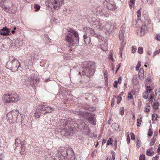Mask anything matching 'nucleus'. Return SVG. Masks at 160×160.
Instances as JSON below:
<instances>
[{
	"label": "nucleus",
	"instance_id": "obj_1",
	"mask_svg": "<svg viewBox=\"0 0 160 160\" xmlns=\"http://www.w3.org/2000/svg\"><path fill=\"white\" fill-rule=\"evenodd\" d=\"M82 71L87 76L92 75L95 72V67L92 62H84L82 66Z\"/></svg>",
	"mask_w": 160,
	"mask_h": 160
},
{
	"label": "nucleus",
	"instance_id": "obj_2",
	"mask_svg": "<svg viewBox=\"0 0 160 160\" xmlns=\"http://www.w3.org/2000/svg\"><path fill=\"white\" fill-rule=\"evenodd\" d=\"M20 64L18 60L15 58H11L9 61L7 62L6 67L10 70L16 72L18 70Z\"/></svg>",
	"mask_w": 160,
	"mask_h": 160
},
{
	"label": "nucleus",
	"instance_id": "obj_3",
	"mask_svg": "<svg viewBox=\"0 0 160 160\" xmlns=\"http://www.w3.org/2000/svg\"><path fill=\"white\" fill-rule=\"evenodd\" d=\"M64 0H46V4L48 7L58 10L63 4Z\"/></svg>",
	"mask_w": 160,
	"mask_h": 160
},
{
	"label": "nucleus",
	"instance_id": "obj_4",
	"mask_svg": "<svg viewBox=\"0 0 160 160\" xmlns=\"http://www.w3.org/2000/svg\"><path fill=\"white\" fill-rule=\"evenodd\" d=\"M2 99L4 102L9 103L17 101L19 98L17 93L13 92L5 94L3 96Z\"/></svg>",
	"mask_w": 160,
	"mask_h": 160
},
{
	"label": "nucleus",
	"instance_id": "obj_5",
	"mask_svg": "<svg viewBox=\"0 0 160 160\" xmlns=\"http://www.w3.org/2000/svg\"><path fill=\"white\" fill-rule=\"evenodd\" d=\"M39 82L38 78L35 76H31L27 80H26L25 84L28 87H29L30 85L32 87H35Z\"/></svg>",
	"mask_w": 160,
	"mask_h": 160
},
{
	"label": "nucleus",
	"instance_id": "obj_6",
	"mask_svg": "<svg viewBox=\"0 0 160 160\" xmlns=\"http://www.w3.org/2000/svg\"><path fill=\"white\" fill-rule=\"evenodd\" d=\"M72 128L68 125H65V128L61 131V135L63 136H68L71 134L72 131Z\"/></svg>",
	"mask_w": 160,
	"mask_h": 160
},
{
	"label": "nucleus",
	"instance_id": "obj_7",
	"mask_svg": "<svg viewBox=\"0 0 160 160\" xmlns=\"http://www.w3.org/2000/svg\"><path fill=\"white\" fill-rule=\"evenodd\" d=\"M65 39L68 47H71L74 46L75 44V42L74 39V37L70 33L67 34L66 37Z\"/></svg>",
	"mask_w": 160,
	"mask_h": 160
},
{
	"label": "nucleus",
	"instance_id": "obj_8",
	"mask_svg": "<svg viewBox=\"0 0 160 160\" xmlns=\"http://www.w3.org/2000/svg\"><path fill=\"white\" fill-rule=\"evenodd\" d=\"M39 109L41 111L43 112V114L45 115L47 113H51L54 110V108L52 107L46 106L42 104L39 106Z\"/></svg>",
	"mask_w": 160,
	"mask_h": 160
},
{
	"label": "nucleus",
	"instance_id": "obj_9",
	"mask_svg": "<svg viewBox=\"0 0 160 160\" xmlns=\"http://www.w3.org/2000/svg\"><path fill=\"white\" fill-rule=\"evenodd\" d=\"M103 4L108 9L111 10L115 8L116 5L114 2H110L109 0H105Z\"/></svg>",
	"mask_w": 160,
	"mask_h": 160
},
{
	"label": "nucleus",
	"instance_id": "obj_10",
	"mask_svg": "<svg viewBox=\"0 0 160 160\" xmlns=\"http://www.w3.org/2000/svg\"><path fill=\"white\" fill-rule=\"evenodd\" d=\"M17 10L16 6L12 3L10 6L8 7L7 8H5L4 10V11L9 14H13L16 12Z\"/></svg>",
	"mask_w": 160,
	"mask_h": 160
},
{
	"label": "nucleus",
	"instance_id": "obj_11",
	"mask_svg": "<svg viewBox=\"0 0 160 160\" xmlns=\"http://www.w3.org/2000/svg\"><path fill=\"white\" fill-rule=\"evenodd\" d=\"M12 3L10 0H1L0 2V6L4 10L5 8H7L8 7L10 6Z\"/></svg>",
	"mask_w": 160,
	"mask_h": 160
},
{
	"label": "nucleus",
	"instance_id": "obj_12",
	"mask_svg": "<svg viewBox=\"0 0 160 160\" xmlns=\"http://www.w3.org/2000/svg\"><path fill=\"white\" fill-rule=\"evenodd\" d=\"M111 23H106V22L104 23L103 24L101 23L98 26V28H99L101 29H102L103 28H104L105 29L109 31L111 29Z\"/></svg>",
	"mask_w": 160,
	"mask_h": 160
},
{
	"label": "nucleus",
	"instance_id": "obj_13",
	"mask_svg": "<svg viewBox=\"0 0 160 160\" xmlns=\"http://www.w3.org/2000/svg\"><path fill=\"white\" fill-rule=\"evenodd\" d=\"M147 32V27L145 25H143L140 30L137 32L138 35L140 36H144Z\"/></svg>",
	"mask_w": 160,
	"mask_h": 160
},
{
	"label": "nucleus",
	"instance_id": "obj_14",
	"mask_svg": "<svg viewBox=\"0 0 160 160\" xmlns=\"http://www.w3.org/2000/svg\"><path fill=\"white\" fill-rule=\"evenodd\" d=\"M68 31L70 33H72L73 35L76 38V41L79 40V37L78 35V33L77 31L73 29V28H68L67 29Z\"/></svg>",
	"mask_w": 160,
	"mask_h": 160
},
{
	"label": "nucleus",
	"instance_id": "obj_15",
	"mask_svg": "<svg viewBox=\"0 0 160 160\" xmlns=\"http://www.w3.org/2000/svg\"><path fill=\"white\" fill-rule=\"evenodd\" d=\"M10 31L7 27L3 28L0 30V34L3 36H8L9 34Z\"/></svg>",
	"mask_w": 160,
	"mask_h": 160
},
{
	"label": "nucleus",
	"instance_id": "obj_16",
	"mask_svg": "<svg viewBox=\"0 0 160 160\" xmlns=\"http://www.w3.org/2000/svg\"><path fill=\"white\" fill-rule=\"evenodd\" d=\"M12 120L13 122H15L17 121L18 118L20 117L21 118L22 117L20 115H19L18 113L16 112L12 111Z\"/></svg>",
	"mask_w": 160,
	"mask_h": 160
},
{
	"label": "nucleus",
	"instance_id": "obj_17",
	"mask_svg": "<svg viewBox=\"0 0 160 160\" xmlns=\"http://www.w3.org/2000/svg\"><path fill=\"white\" fill-rule=\"evenodd\" d=\"M64 151H65V152H66V154L67 155H68V153L67 151L65 149V148L63 147H60L58 148V156H60L59 155L61 154V155H65L63 152H64Z\"/></svg>",
	"mask_w": 160,
	"mask_h": 160
},
{
	"label": "nucleus",
	"instance_id": "obj_18",
	"mask_svg": "<svg viewBox=\"0 0 160 160\" xmlns=\"http://www.w3.org/2000/svg\"><path fill=\"white\" fill-rule=\"evenodd\" d=\"M95 118L93 115L90 116L88 119V122L92 125H95L96 123L95 121Z\"/></svg>",
	"mask_w": 160,
	"mask_h": 160
},
{
	"label": "nucleus",
	"instance_id": "obj_19",
	"mask_svg": "<svg viewBox=\"0 0 160 160\" xmlns=\"http://www.w3.org/2000/svg\"><path fill=\"white\" fill-rule=\"evenodd\" d=\"M39 109V106L38 107V108L37 109L34 113V116L37 118H38L40 117L41 112Z\"/></svg>",
	"mask_w": 160,
	"mask_h": 160
},
{
	"label": "nucleus",
	"instance_id": "obj_20",
	"mask_svg": "<svg viewBox=\"0 0 160 160\" xmlns=\"http://www.w3.org/2000/svg\"><path fill=\"white\" fill-rule=\"evenodd\" d=\"M21 150L20 151V153L21 155H23L26 151V147L25 144L23 142L21 144Z\"/></svg>",
	"mask_w": 160,
	"mask_h": 160
},
{
	"label": "nucleus",
	"instance_id": "obj_21",
	"mask_svg": "<svg viewBox=\"0 0 160 160\" xmlns=\"http://www.w3.org/2000/svg\"><path fill=\"white\" fill-rule=\"evenodd\" d=\"M88 30L91 36H93L95 37H98L99 35L96 33L93 29L89 28Z\"/></svg>",
	"mask_w": 160,
	"mask_h": 160
},
{
	"label": "nucleus",
	"instance_id": "obj_22",
	"mask_svg": "<svg viewBox=\"0 0 160 160\" xmlns=\"http://www.w3.org/2000/svg\"><path fill=\"white\" fill-rule=\"evenodd\" d=\"M138 77L140 79L142 80L144 78L143 69H140L138 72Z\"/></svg>",
	"mask_w": 160,
	"mask_h": 160
},
{
	"label": "nucleus",
	"instance_id": "obj_23",
	"mask_svg": "<svg viewBox=\"0 0 160 160\" xmlns=\"http://www.w3.org/2000/svg\"><path fill=\"white\" fill-rule=\"evenodd\" d=\"M116 98L117 99V103L118 104L120 102L122 99V98L121 97L118 96V97L117 98L115 96H114L113 97V98L112 100V103L111 104L112 105L115 102L114 99Z\"/></svg>",
	"mask_w": 160,
	"mask_h": 160
},
{
	"label": "nucleus",
	"instance_id": "obj_24",
	"mask_svg": "<svg viewBox=\"0 0 160 160\" xmlns=\"http://www.w3.org/2000/svg\"><path fill=\"white\" fill-rule=\"evenodd\" d=\"M124 31L122 29H121L119 32V38L120 40H122V42L123 41V39L124 38Z\"/></svg>",
	"mask_w": 160,
	"mask_h": 160
},
{
	"label": "nucleus",
	"instance_id": "obj_25",
	"mask_svg": "<svg viewBox=\"0 0 160 160\" xmlns=\"http://www.w3.org/2000/svg\"><path fill=\"white\" fill-rule=\"evenodd\" d=\"M12 111H11L7 114V119L8 120H12Z\"/></svg>",
	"mask_w": 160,
	"mask_h": 160
},
{
	"label": "nucleus",
	"instance_id": "obj_26",
	"mask_svg": "<svg viewBox=\"0 0 160 160\" xmlns=\"http://www.w3.org/2000/svg\"><path fill=\"white\" fill-rule=\"evenodd\" d=\"M23 142H22L20 139L16 138L15 140V142L13 146L14 147L15 145L16 146V147H18L19 145V144H20L21 145V143H23Z\"/></svg>",
	"mask_w": 160,
	"mask_h": 160
},
{
	"label": "nucleus",
	"instance_id": "obj_27",
	"mask_svg": "<svg viewBox=\"0 0 160 160\" xmlns=\"http://www.w3.org/2000/svg\"><path fill=\"white\" fill-rule=\"evenodd\" d=\"M15 128V126L13 124H11L9 125V130L10 132H14Z\"/></svg>",
	"mask_w": 160,
	"mask_h": 160
},
{
	"label": "nucleus",
	"instance_id": "obj_28",
	"mask_svg": "<svg viewBox=\"0 0 160 160\" xmlns=\"http://www.w3.org/2000/svg\"><path fill=\"white\" fill-rule=\"evenodd\" d=\"M156 140V136H153L150 143V146H152L154 145Z\"/></svg>",
	"mask_w": 160,
	"mask_h": 160
},
{
	"label": "nucleus",
	"instance_id": "obj_29",
	"mask_svg": "<svg viewBox=\"0 0 160 160\" xmlns=\"http://www.w3.org/2000/svg\"><path fill=\"white\" fill-rule=\"evenodd\" d=\"M152 106L154 109L158 108V100L155 102L152 105Z\"/></svg>",
	"mask_w": 160,
	"mask_h": 160
},
{
	"label": "nucleus",
	"instance_id": "obj_30",
	"mask_svg": "<svg viewBox=\"0 0 160 160\" xmlns=\"http://www.w3.org/2000/svg\"><path fill=\"white\" fill-rule=\"evenodd\" d=\"M141 8L137 11V17L138 20H140L141 15Z\"/></svg>",
	"mask_w": 160,
	"mask_h": 160
},
{
	"label": "nucleus",
	"instance_id": "obj_31",
	"mask_svg": "<svg viewBox=\"0 0 160 160\" xmlns=\"http://www.w3.org/2000/svg\"><path fill=\"white\" fill-rule=\"evenodd\" d=\"M112 127L116 130H117L119 128V126L117 123H114L112 124Z\"/></svg>",
	"mask_w": 160,
	"mask_h": 160
},
{
	"label": "nucleus",
	"instance_id": "obj_32",
	"mask_svg": "<svg viewBox=\"0 0 160 160\" xmlns=\"http://www.w3.org/2000/svg\"><path fill=\"white\" fill-rule=\"evenodd\" d=\"M148 91H146L143 93V98L146 99H147L148 98Z\"/></svg>",
	"mask_w": 160,
	"mask_h": 160
},
{
	"label": "nucleus",
	"instance_id": "obj_33",
	"mask_svg": "<svg viewBox=\"0 0 160 160\" xmlns=\"http://www.w3.org/2000/svg\"><path fill=\"white\" fill-rule=\"evenodd\" d=\"M112 51H110L109 53V55L108 56V58L109 60L111 59L112 61H113L114 60V59L112 58Z\"/></svg>",
	"mask_w": 160,
	"mask_h": 160
},
{
	"label": "nucleus",
	"instance_id": "obj_34",
	"mask_svg": "<svg viewBox=\"0 0 160 160\" xmlns=\"http://www.w3.org/2000/svg\"><path fill=\"white\" fill-rule=\"evenodd\" d=\"M158 116L157 115L152 114V121H157Z\"/></svg>",
	"mask_w": 160,
	"mask_h": 160
},
{
	"label": "nucleus",
	"instance_id": "obj_35",
	"mask_svg": "<svg viewBox=\"0 0 160 160\" xmlns=\"http://www.w3.org/2000/svg\"><path fill=\"white\" fill-rule=\"evenodd\" d=\"M112 139L111 138H109L107 142V144L108 145L112 144Z\"/></svg>",
	"mask_w": 160,
	"mask_h": 160
},
{
	"label": "nucleus",
	"instance_id": "obj_36",
	"mask_svg": "<svg viewBox=\"0 0 160 160\" xmlns=\"http://www.w3.org/2000/svg\"><path fill=\"white\" fill-rule=\"evenodd\" d=\"M146 154L148 156H152V155H153V152H151L150 150L148 149L147 151Z\"/></svg>",
	"mask_w": 160,
	"mask_h": 160
},
{
	"label": "nucleus",
	"instance_id": "obj_37",
	"mask_svg": "<svg viewBox=\"0 0 160 160\" xmlns=\"http://www.w3.org/2000/svg\"><path fill=\"white\" fill-rule=\"evenodd\" d=\"M141 66V62L140 61H139L137 64V65L136 67V70L137 71L138 70L139 68H140V66Z\"/></svg>",
	"mask_w": 160,
	"mask_h": 160
},
{
	"label": "nucleus",
	"instance_id": "obj_38",
	"mask_svg": "<svg viewBox=\"0 0 160 160\" xmlns=\"http://www.w3.org/2000/svg\"><path fill=\"white\" fill-rule=\"evenodd\" d=\"M124 108L123 107H122L120 108V114L122 115L124 114Z\"/></svg>",
	"mask_w": 160,
	"mask_h": 160
},
{
	"label": "nucleus",
	"instance_id": "obj_39",
	"mask_svg": "<svg viewBox=\"0 0 160 160\" xmlns=\"http://www.w3.org/2000/svg\"><path fill=\"white\" fill-rule=\"evenodd\" d=\"M155 38L157 40L160 41V34H156Z\"/></svg>",
	"mask_w": 160,
	"mask_h": 160
},
{
	"label": "nucleus",
	"instance_id": "obj_40",
	"mask_svg": "<svg viewBox=\"0 0 160 160\" xmlns=\"http://www.w3.org/2000/svg\"><path fill=\"white\" fill-rule=\"evenodd\" d=\"M160 49H159V50L154 52L153 54V57H154L156 55L159 54L160 53Z\"/></svg>",
	"mask_w": 160,
	"mask_h": 160
},
{
	"label": "nucleus",
	"instance_id": "obj_41",
	"mask_svg": "<svg viewBox=\"0 0 160 160\" xmlns=\"http://www.w3.org/2000/svg\"><path fill=\"white\" fill-rule=\"evenodd\" d=\"M153 132L151 129L150 128L149 131L148 132V135L150 137L152 136V134Z\"/></svg>",
	"mask_w": 160,
	"mask_h": 160
},
{
	"label": "nucleus",
	"instance_id": "obj_42",
	"mask_svg": "<svg viewBox=\"0 0 160 160\" xmlns=\"http://www.w3.org/2000/svg\"><path fill=\"white\" fill-rule=\"evenodd\" d=\"M128 99L130 100L133 98V95L131 93H129L128 94Z\"/></svg>",
	"mask_w": 160,
	"mask_h": 160
},
{
	"label": "nucleus",
	"instance_id": "obj_43",
	"mask_svg": "<svg viewBox=\"0 0 160 160\" xmlns=\"http://www.w3.org/2000/svg\"><path fill=\"white\" fill-rule=\"evenodd\" d=\"M132 53H134L137 50V48L136 46H132Z\"/></svg>",
	"mask_w": 160,
	"mask_h": 160
},
{
	"label": "nucleus",
	"instance_id": "obj_44",
	"mask_svg": "<svg viewBox=\"0 0 160 160\" xmlns=\"http://www.w3.org/2000/svg\"><path fill=\"white\" fill-rule=\"evenodd\" d=\"M150 107L149 106H148L144 110V111L146 112H149L150 111Z\"/></svg>",
	"mask_w": 160,
	"mask_h": 160
},
{
	"label": "nucleus",
	"instance_id": "obj_45",
	"mask_svg": "<svg viewBox=\"0 0 160 160\" xmlns=\"http://www.w3.org/2000/svg\"><path fill=\"white\" fill-rule=\"evenodd\" d=\"M138 52L139 53H142L143 52V48L141 47H139L138 49Z\"/></svg>",
	"mask_w": 160,
	"mask_h": 160
},
{
	"label": "nucleus",
	"instance_id": "obj_46",
	"mask_svg": "<svg viewBox=\"0 0 160 160\" xmlns=\"http://www.w3.org/2000/svg\"><path fill=\"white\" fill-rule=\"evenodd\" d=\"M148 54L149 55H151L152 53V48L150 47H149V48H148Z\"/></svg>",
	"mask_w": 160,
	"mask_h": 160
},
{
	"label": "nucleus",
	"instance_id": "obj_47",
	"mask_svg": "<svg viewBox=\"0 0 160 160\" xmlns=\"http://www.w3.org/2000/svg\"><path fill=\"white\" fill-rule=\"evenodd\" d=\"M143 2H144V0H141ZM148 3L149 4H152L153 2V0H147Z\"/></svg>",
	"mask_w": 160,
	"mask_h": 160
},
{
	"label": "nucleus",
	"instance_id": "obj_48",
	"mask_svg": "<svg viewBox=\"0 0 160 160\" xmlns=\"http://www.w3.org/2000/svg\"><path fill=\"white\" fill-rule=\"evenodd\" d=\"M34 8L36 9V10H38L40 9V7L39 5L35 4L34 6Z\"/></svg>",
	"mask_w": 160,
	"mask_h": 160
},
{
	"label": "nucleus",
	"instance_id": "obj_49",
	"mask_svg": "<svg viewBox=\"0 0 160 160\" xmlns=\"http://www.w3.org/2000/svg\"><path fill=\"white\" fill-rule=\"evenodd\" d=\"M140 160H145V155L142 154L139 157Z\"/></svg>",
	"mask_w": 160,
	"mask_h": 160
},
{
	"label": "nucleus",
	"instance_id": "obj_50",
	"mask_svg": "<svg viewBox=\"0 0 160 160\" xmlns=\"http://www.w3.org/2000/svg\"><path fill=\"white\" fill-rule=\"evenodd\" d=\"M154 96V95L153 94H152L150 96V98L149 99V101H152L153 99V97Z\"/></svg>",
	"mask_w": 160,
	"mask_h": 160
},
{
	"label": "nucleus",
	"instance_id": "obj_51",
	"mask_svg": "<svg viewBox=\"0 0 160 160\" xmlns=\"http://www.w3.org/2000/svg\"><path fill=\"white\" fill-rule=\"evenodd\" d=\"M131 139L132 140H134L135 139V136L134 135V133L132 132L131 133Z\"/></svg>",
	"mask_w": 160,
	"mask_h": 160
},
{
	"label": "nucleus",
	"instance_id": "obj_52",
	"mask_svg": "<svg viewBox=\"0 0 160 160\" xmlns=\"http://www.w3.org/2000/svg\"><path fill=\"white\" fill-rule=\"evenodd\" d=\"M118 82V81H115L113 83V86L114 88H116L117 87Z\"/></svg>",
	"mask_w": 160,
	"mask_h": 160
},
{
	"label": "nucleus",
	"instance_id": "obj_53",
	"mask_svg": "<svg viewBox=\"0 0 160 160\" xmlns=\"http://www.w3.org/2000/svg\"><path fill=\"white\" fill-rule=\"evenodd\" d=\"M140 141L139 140H137V145L136 146L138 148H139L140 146Z\"/></svg>",
	"mask_w": 160,
	"mask_h": 160
},
{
	"label": "nucleus",
	"instance_id": "obj_54",
	"mask_svg": "<svg viewBox=\"0 0 160 160\" xmlns=\"http://www.w3.org/2000/svg\"><path fill=\"white\" fill-rule=\"evenodd\" d=\"M107 74H108V72L107 71H106L105 72V73H104L105 80V81H106L108 80Z\"/></svg>",
	"mask_w": 160,
	"mask_h": 160
},
{
	"label": "nucleus",
	"instance_id": "obj_55",
	"mask_svg": "<svg viewBox=\"0 0 160 160\" xmlns=\"http://www.w3.org/2000/svg\"><path fill=\"white\" fill-rule=\"evenodd\" d=\"M147 90L148 91H149L150 93L151 92V91L152 90V89L150 86H148L147 87Z\"/></svg>",
	"mask_w": 160,
	"mask_h": 160
},
{
	"label": "nucleus",
	"instance_id": "obj_56",
	"mask_svg": "<svg viewBox=\"0 0 160 160\" xmlns=\"http://www.w3.org/2000/svg\"><path fill=\"white\" fill-rule=\"evenodd\" d=\"M4 156L3 154H0V160H3Z\"/></svg>",
	"mask_w": 160,
	"mask_h": 160
},
{
	"label": "nucleus",
	"instance_id": "obj_57",
	"mask_svg": "<svg viewBox=\"0 0 160 160\" xmlns=\"http://www.w3.org/2000/svg\"><path fill=\"white\" fill-rule=\"evenodd\" d=\"M130 138L129 136L127 137V142L128 144L130 142Z\"/></svg>",
	"mask_w": 160,
	"mask_h": 160
},
{
	"label": "nucleus",
	"instance_id": "obj_58",
	"mask_svg": "<svg viewBox=\"0 0 160 160\" xmlns=\"http://www.w3.org/2000/svg\"><path fill=\"white\" fill-rule=\"evenodd\" d=\"M121 79H122V77H120L118 80V82L119 83H121Z\"/></svg>",
	"mask_w": 160,
	"mask_h": 160
},
{
	"label": "nucleus",
	"instance_id": "obj_59",
	"mask_svg": "<svg viewBox=\"0 0 160 160\" xmlns=\"http://www.w3.org/2000/svg\"><path fill=\"white\" fill-rule=\"evenodd\" d=\"M83 38L84 39V40L88 38V36L86 35H83Z\"/></svg>",
	"mask_w": 160,
	"mask_h": 160
},
{
	"label": "nucleus",
	"instance_id": "obj_60",
	"mask_svg": "<svg viewBox=\"0 0 160 160\" xmlns=\"http://www.w3.org/2000/svg\"><path fill=\"white\" fill-rule=\"evenodd\" d=\"M112 158H113V160H115V154H113L112 155Z\"/></svg>",
	"mask_w": 160,
	"mask_h": 160
},
{
	"label": "nucleus",
	"instance_id": "obj_61",
	"mask_svg": "<svg viewBox=\"0 0 160 160\" xmlns=\"http://www.w3.org/2000/svg\"><path fill=\"white\" fill-rule=\"evenodd\" d=\"M133 4V3H132V2H131L130 1L129 3V4L130 7H132V5Z\"/></svg>",
	"mask_w": 160,
	"mask_h": 160
},
{
	"label": "nucleus",
	"instance_id": "obj_62",
	"mask_svg": "<svg viewBox=\"0 0 160 160\" xmlns=\"http://www.w3.org/2000/svg\"><path fill=\"white\" fill-rule=\"evenodd\" d=\"M154 158L155 160H158L159 158V156H156L155 157H154Z\"/></svg>",
	"mask_w": 160,
	"mask_h": 160
},
{
	"label": "nucleus",
	"instance_id": "obj_63",
	"mask_svg": "<svg viewBox=\"0 0 160 160\" xmlns=\"http://www.w3.org/2000/svg\"><path fill=\"white\" fill-rule=\"evenodd\" d=\"M141 124V123H140L139 122H137V125L138 127L140 126V125Z\"/></svg>",
	"mask_w": 160,
	"mask_h": 160
},
{
	"label": "nucleus",
	"instance_id": "obj_64",
	"mask_svg": "<svg viewBox=\"0 0 160 160\" xmlns=\"http://www.w3.org/2000/svg\"><path fill=\"white\" fill-rule=\"evenodd\" d=\"M158 151L160 150V144L158 145Z\"/></svg>",
	"mask_w": 160,
	"mask_h": 160
}]
</instances>
